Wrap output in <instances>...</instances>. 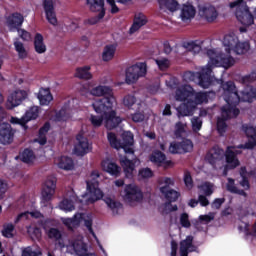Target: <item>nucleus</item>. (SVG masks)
Here are the masks:
<instances>
[{"label": "nucleus", "mask_w": 256, "mask_h": 256, "mask_svg": "<svg viewBox=\"0 0 256 256\" xmlns=\"http://www.w3.org/2000/svg\"><path fill=\"white\" fill-rule=\"evenodd\" d=\"M50 125L49 123H46L39 131V138L36 140L41 145H45L47 143V138L45 137V134L49 131Z\"/></svg>", "instance_id": "nucleus-49"}, {"label": "nucleus", "mask_w": 256, "mask_h": 256, "mask_svg": "<svg viewBox=\"0 0 256 256\" xmlns=\"http://www.w3.org/2000/svg\"><path fill=\"white\" fill-rule=\"evenodd\" d=\"M74 75L78 79H83L84 81H89L93 79V74L91 73V66H83L77 68Z\"/></svg>", "instance_id": "nucleus-36"}, {"label": "nucleus", "mask_w": 256, "mask_h": 256, "mask_svg": "<svg viewBox=\"0 0 256 256\" xmlns=\"http://www.w3.org/2000/svg\"><path fill=\"white\" fill-rule=\"evenodd\" d=\"M245 173L246 169L241 168L240 175L242 176V181H240V185L244 189V191H249L251 186L249 185V180L245 178Z\"/></svg>", "instance_id": "nucleus-57"}, {"label": "nucleus", "mask_w": 256, "mask_h": 256, "mask_svg": "<svg viewBox=\"0 0 256 256\" xmlns=\"http://www.w3.org/2000/svg\"><path fill=\"white\" fill-rule=\"evenodd\" d=\"M115 51H117V45L115 44H110L104 47L102 53V60L111 61L115 57Z\"/></svg>", "instance_id": "nucleus-40"}, {"label": "nucleus", "mask_w": 256, "mask_h": 256, "mask_svg": "<svg viewBox=\"0 0 256 256\" xmlns=\"http://www.w3.org/2000/svg\"><path fill=\"white\" fill-rule=\"evenodd\" d=\"M181 147H182V153H190V151H193V142L191 140H183L181 142Z\"/></svg>", "instance_id": "nucleus-58"}, {"label": "nucleus", "mask_w": 256, "mask_h": 256, "mask_svg": "<svg viewBox=\"0 0 256 256\" xmlns=\"http://www.w3.org/2000/svg\"><path fill=\"white\" fill-rule=\"evenodd\" d=\"M0 120V143L2 145H9L13 141V129L9 123H1Z\"/></svg>", "instance_id": "nucleus-25"}, {"label": "nucleus", "mask_w": 256, "mask_h": 256, "mask_svg": "<svg viewBox=\"0 0 256 256\" xmlns=\"http://www.w3.org/2000/svg\"><path fill=\"white\" fill-rule=\"evenodd\" d=\"M104 202L106 203L108 209L112 211L113 215H119L123 211V205L116 201L115 198L105 197Z\"/></svg>", "instance_id": "nucleus-34"}, {"label": "nucleus", "mask_w": 256, "mask_h": 256, "mask_svg": "<svg viewBox=\"0 0 256 256\" xmlns=\"http://www.w3.org/2000/svg\"><path fill=\"white\" fill-rule=\"evenodd\" d=\"M107 139L114 149L119 151L123 149L124 153L133 154V133L131 132H124L122 134L123 143L117 140V135L112 132H108Z\"/></svg>", "instance_id": "nucleus-9"}, {"label": "nucleus", "mask_w": 256, "mask_h": 256, "mask_svg": "<svg viewBox=\"0 0 256 256\" xmlns=\"http://www.w3.org/2000/svg\"><path fill=\"white\" fill-rule=\"evenodd\" d=\"M41 212L37 211V210H31V211H26L23 213H20L14 220V223L17 225V223H19V221H23L25 219H39L41 217Z\"/></svg>", "instance_id": "nucleus-38"}, {"label": "nucleus", "mask_w": 256, "mask_h": 256, "mask_svg": "<svg viewBox=\"0 0 256 256\" xmlns=\"http://www.w3.org/2000/svg\"><path fill=\"white\" fill-rule=\"evenodd\" d=\"M48 237H50V239H61V232H59V230L55 229V228H51L48 231Z\"/></svg>", "instance_id": "nucleus-60"}, {"label": "nucleus", "mask_w": 256, "mask_h": 256, "mask_svg": "<svg viewBox=\"0 0 256 256\" xmlns=\"http://www.w3.org/2000/svg\"><path fill=\"white\" fill-rule=\"evenodd\" d=\"M149 161L154 165H157V167H163L164 169L173 167V162L171 160H167V156L165 155V153L159 150H154L150 154Z\"/></svg>", "instance_id": "nucleus-20"}, {"label": "nucleus", "mask_w": 256, "mask_h": 256, "mask_svg": "<svg viewBox=\"0 0 256 256\" xmlns=\"http://www.w3.org/2000/svg\"><path fill=\"white\" fill-rule=\"evenodd\" d=\"M37 97L40 105H49L53 101V95H51V91L47 88H41Z\"/></svg>", "instance_id": "nucleus-37"}, {"label": "nucleus", "mask_w": 256, "mask_h": 256, "mask_svg": "<svg viewBox=\"0 0 256 256\" xmlns=\"http://www.w3.org/2000/svg\"><path fill=\"white\" fill-rule=\"evenodd\" d=\"M168 151H169V153H172L173 155H177L179 153H183V148L181 146V142L172 141L170 143Z\"/></svg>", "instance_id": "nucleus-50"}, {"label": "nucleus", "mask_w": 256, "mask_h": 256, "mask_svg": "<svg viewBox=\"0 0 256 256\" xmlns=\"http://www.w3.org/2000/svg\"><path fill=\"white\" fill-rule=\"evenodd\" d=\"M159 7L165 13H177L180 9L181 4L177 0H158Z\"/></svg>", "instance_id": "nucleus-28"}, {"label": "nucleus", "mask_w": 256, "mask_h": 256, "mask_svg": "<svg viewBox=\"0 0 256 256\" xmlns=\"http://www.w3.org/2000/svg\"><path fill=\"white\" fill-rule=\"evenodd\" d=\"M86 133L87 130L82 128V130L76 136L77 144L74 147V154L78 155V157L87 155V153H90L92 149L91 143H89V140L85 137Z\"/></svg>", "instance_id": "nucleus-15"}, {"label": "nucleus", "mask_w": 256, "mask_h": 256, "mask_svg": "<svg viewBox=\"0 0 256 256\" xmlns=\"http://www.w3.org/2000/svg\"><path fill=\"white\" fill-rule=\"evenodd\" d=\"M18 35L23 39V41H31V33L23 29H18Z\"/></svg>", "instance_id": "nucleus-62"}, {"label": "nucleus", "mask_w": 256, "mask_h": 256, "mask_svg": "<svg viewBox=\"0 0 256 256\" xmlns=\"http://www.w3.org/2000/svg\"><path fill=\"white\" fill-rule=\"evenodd\" d=\"M145 75H147V64L145 62H138L127 68L126 83H137Z\"/></svg>", "instance_id": "nucleus-13"}, {"label": "nucleus", "mask_w": 256, "mask_h": 256, "mask_svg": "<svg viewBox=\"0 0 256 256\" xmlns=\"http://www.w3.org/2000/svg\"><path fill=\"white\" fill-rule=\"evenodd\" d=\"M120 164L124 170V173L128 179L133 177V172L135 171V165H141V160L134 159L133 161L127 159V157L120 156Z\"/></svg>", "instance_id": "nucleus-24"}, {"label": "nucleus", "mask_w": 256, "mask_h": 256, "mask_svg": "<svg viewBox=\"0 0 256 256\" xmlns=\"http://www.w3.org/2000/svg\"><path fill=\"white\" fill-rule=\"evenodd\" d=\"M2 235L3 237H6V239L13 238L15 235V225L11 223L4 224L2 229Z\"/></svg>", "instance_id": "nucleus-44"}, {"label": "nucleus", "mask_w": 256, "mask_h": 256, "mask_svg": "<svg viewBox=\"0 0 256 256\" xmlns=\"http://www.w3.org/2000/svg\"><path fill=\"white\" fill-rule=\"evenodd\" d=\"M184 183L187 189H193V179L191 178V174L186 173L184 175Z\"/></svg>", "instance_id": "nucleus-63"}, {"label": "nucleus", "mask_w": 256, "mask_h": 256, "mask_svg": "<svg viewBox=\"0 0 256 256\" xmlns=\"http://www.w3.org/2000/svg\"><path fill=\"white\" fill-rule=\"evenodd\" d=\"M112 112L105 114V112H96L101 116L97 115H90L89 121L93 127H101V125H105L106 129H115V127H118L121 123V117L117 116V112H115V109L112 108Z\"/></svg>", "instance_id": "nucleus-8"}, {"label": "nucleus", "mask_w": 256, "mask_h": 256, "mask_svg": "<svg viewBox=\"0 0 256 256\" xmlns=\"http://www.w3.org/2000/svg\"><path fill=\"white\" fill-rule=\"evenodd\" d=\"M62 223L69 229H75L76 227H79V225L83 224L85 227H87L88 231L93 235L94 239L97 241V245L99 249L102 251L104 256H109L107 253V250L103 248V245H101V242H99V239H97V236L95 235V232H93V216L89 213H76L73 218H61Z\"/></svg>", "instance_id": "nucleus-5"}, {"label": "nucleus", "mask_w": 256, "mask_h": 256, "mask_svg": "<svg viewBox=\"0 0 256 256\" xmlns=\"http://www.w3.org/2000/svg\"><path fill=\"white\" fill-rule=\"evenodd\" d=\"M198 189L200 190V193L210 196L213 195V191H215V185L210 182H204L201 185H198Z\"/></svg>", "instance_id": "nucleus-43"}, {"label": "nucleus", "mask_w": 256, "mask_h": 256, "mask_svg": "<svg viewBox=\"0 0 256 256\" xmlns=\"http://www.w3.org/2000/svg\"><path fill=\"white\" fill-rule=\"evenodd\" d=\"M14 48L19 59H27V55L29 54V52L27 51V47H25V44H23V42L15 40Z\"/></svg>", "instance_id": "nucleus-41"}, {"label": "nucleus", "mask_w": 256, "mask_h": 256, "mask_svg": "<svg viewBox=\"0 0 256 256\" xmlns=\"http://www.w3.org/2000/svg\"><path fill=\"white\" fill-rule=\"evenodd\" d=\"M173 185H175L173 178L161 177L158 179V189L163 197H165L167 201H170V203L177 201L180 196L176 190L171 189Z\"/></svg>", "instance_id": "nucleus-11"}, {"label": "nucleus", "mask_w": 256, "mask_h": 256, "mask_svg": "<svg viewBox=\"0 0 256 256\" xmlns=\"http://www.w3.org/2000/svg\"><path fill=\"white\" fill-rule=\"evenodd\" d=\"M120 197L130 205L133 203H141L143 201V191L136 184H127L120 192Z\"/></svg>", "instance_id": "nucleus-12"}, {"label": "nucleus", "mask_w": 256, "mask_h": 256, "mask_svg": "<svg viewBox=\"0 0 256 256\" xmlns=\"http://www.w3.org/2000/svg\"><path fill=\"white\" fill-rule=\"evenodd\" d=\"M215 97L213 92H195L191 85L181 84L175 90L174 99L176 101H184V104L179 106L178 113L182 117H189L197 109V106L209 103L210 99Z\"/></svg>", "instance_id": "nucleus-3"}, {"label": "nucleus", "mask_w": 256, "mask_h": 256, "mask_svg": "<svg viewBox=\"0 0 256 256\" xmlns=\"http://www.w3.org/2000/svg\"><path fill=\"white\" fill-rule=\"evenodd\" d=\"M90 11L98 13L97 17H93L84 21L86 25H96L105 17V2L103 0H87Z\"/></svg>", "instance_id": "nucleus-14"}, {"label": "nucleus", "mask_w": 256, "mask_h": 256, "mask_svg": "<svg viewBox=\"0 0 256 256\" xmlns=\"http://www.w3.org/2000/svg\"><path fill=\"white\" fill-rule=\"evenodd\" d=\"M97 179H99V171L93 170L86 181V193L82 195L81 203L89 205L99 201V199H103V191L99 189V181Z\"/></svg>", "instance_id": "nucleus-7"}, {"label": "nucleus", "mask_w": 256, "mask_h": 256, "mask_svg": "<svg viewBox=\"0 0 256 256\" xmlns=\"http://www.w3.org/2000/svg\"><path fill=\"white\" fill-rule=\"evenodd\" d=\"M123 105L124 107H127V109H133V111H141V108L143 107V104L135 98L133 95H127L123 99Z\"/></svg>", "instance_id": "nucleus-33"}, {"label": "nucleus", "mask_w": 256, "mask_h": 256, "mask_svg": "<svg viewBox=\"0 0 256 256\" xmlns=\"http://www.w3.org/2000/svg\"><path fill=\"white\" fill-rule=\"evenodd\" d=\"M75 203H77V196H75V193L70 192L69 195L59 203L58 209L65 211V213L75 211Z\"/></svg>", "instance_id": "nucleus-27"}, {"label": "nucleus", "mask_w": 256, "mask_h": 256, "mask_svg": "<svg viewBox=\"0 0 256 256\" xmlns=\"http://www.w3.org/2000/svg\"><path fill=\"white\" fill-rule=\"evenodd\" d=\"M193 251H197V247L193 245V236H188L180 242V256H188Z\"/></svg>", "instance_id": "nucleus-29"}, {"label": "nucleus", "mask_w": 256, "mask_h": 256, "mask_svg": "<svg viewBox=\"0 0 256 256\" xmlns=\"http://www.w3.org/2000/svg\"><path fill=\"white\" fill-rule=\"evenodd\" d=\"M196 14L197 10L195 9V6H193V4L186 2L181 5L179 17L184 23H187V21H191V19H194Z\"/></svg>", "instance_id": "nucleus-23"}, {"label": "nucleus", "mask_w": 256, "mask_h": 256, "mask_svg": "<svg viewBox=\"0 0 256 256\" xmlns=\"http://www.w3.org/2000/svg\"><path fill=\"white\" fill-rule=\"evenodd\" d=\"M140 179H151L153 177V171L150 168H142L138 172Z\"/></svg>", "instance_id": "nucleus-56"}, {"label": "nucleus", "mask_w": 256, "mask_h": 256, "mask_svg": "<svg viewBox=\"0 0 256 256\" xmlns=\"http://www.w3.org/2000/svg\"><path fill=\"white\" fill-rule=\"evenodd\" d=\"M191 125L193 131L197 133V131H201V127H203V120H201L199 117H193L191 119Z\"/></svg>", "instance_id": "nucleus-54"}, {"label": "nucleus", "mask_w": 256, "mask_h": 256, "mask_svg": "<svg viewBox=\"0 0 256 256\" xmlns=\"http://www.w3.org/2000/svg\"><path fill=\"white\" fill-rule=\"evenodd\" d=\"M147 24V17L144 14H136L134 17V22L129 29V35L137 33L141 27Z\"/></svg>", "instance_id": "nucleus-32"}, {"label": "nucleus", "mask_w": 256, "mask_h": 256, "mask_svg": "<svg viewBox=\"0 0 256 256\" xmlns=\"http://www.w3.org/2000/svg\"><path fill=\"white\" fill-rule=\"evenodd\" d=\"M222 91V97L227 105L222 107L221 117L217 119V131L220 135L227 131V123L225 121L239 115V109L235 105L239 101L251 103V101L256 99V89L252 86H246L240 92H237L233 82H226L222 84Z\"/></svg>", "instance_id": "nucleus-1"}, {"label": "nucleus", "mask_w": 256, "mask_h": 256, "mask_svg": "<svg viewBox=\"0 0 256 256\" xmlns=\"http://www.w3.org/2000/svg\"><path fill=\"white\" fill-rule=\"evenodd\" d=\"M185 127L186 125L184 123L178 122L175 124L174 128V136L179 139V137H182L183 133H185Z\"/></svg>", "instance_id": "nucleus-53"}, {"label": "nucleus", "mask_w": 256, "mask_h": 256, "mask_svg": "<svg viewBox=\"0 0 256 256\" xmlns=\"http://www.w3.org/2000/svg\"><path fill=\"white\" fill-rule=\"evenodd\" d=\"M55 189H57V179L50 176L45 180L42 187V201H51V199H53V195H55Z\"/></svg>", "instance_id": "nucleus-19"}, {"label": "nucleus", "mask_w": 256, "mask_h": 256, "mask_svg": "<svg viewBox=\"0 0 256 256\" xmlns=\"http://www.w3.org/2000/svg\"><path fill=\"white\" fill-rule=\"evenodd\" d=\"M41 248L27 247L22 251V256H42Z\"/></svg>", "instance_id": "nucleus-48"}, {"label": "nucleus", "mask_w": 256, "mask_h": 256, "mask_svg": "<svg viewBox=\"0 0 256 256\" xmlns=\"http://www.w3.org/2000/svg\"><path fill=\"white\" fill-rule=\"evenodd\" d=\"M213 64H208L206 67L202 68L200 72L195 73V72H186L183 75V81L185 83H198L200 87L203 89H208V87H211L213 83H221V80L215 79V77L211 76V71H212Z\"/></svg>", "instance_id": "nucleus-6"}, {"label": "nucleus", "mask_w": 256, "mask_h": 256, "mask_svg": "<svg viewBox=\"0 0 256 256\" xmlns=\"http://www.w3.org/2000/svg\"><path fill=\"white\" fill-rule=\"evenodd\" d=\"M54 165L57 166L58 169H63L64 171H72L74 164L73 159L67 156H60L54 160Z\"/></svg>", "instance_id": "nucleus-30"}, {"label": "nucleus", "mask_w": 256, "mask_h": 256, "mask_svg": "<svg viewBox=\"0 0 256 256\" xmlns=\"http://www.w3.org/2000/svg\"><path fill=\"white\" fill-rule=\"evenodd\" d=\"M199 15L208 23H213L219 17V12L215 6L204 4L199 7Z\"/></svg>", "instance_id": "nucleus-21"}, {"label": "nucleus", "mask_w": 256, "mask_h": 256, "mask_svg": "<svg viewBox=\"0 0 256 256\" xmlns=\"http://www.w3.org/2000/svg\"><path fill=\"white\" fill-rule=\"evenodd\" d=\"M156 65L161 71H165V69H169L171 62L167 58H158L155 60Z\"/></svg>", "instance_id": "nucleus-51"}, {"label": "nucleus", "mask_w": 256, "mask_h": 256, "mask_svg": "<svg viewBox=\"0 0 256 256\" xmlns=\"http://www.w3.org/2000/svg\"><path fill=\"white\" fill-rule=\"evenodd\" d=\"M145 120V115H143V113L138 112L132 115V121H134V123H141V121Z\"/></svg>", "instance_id": "nucleus-64"}, {"label": "nucleus", "mask_w": 256, "mask_h": 256, "mask_svg": "<svg viewBox=\"0 0 256 256\" xmlns=\"http://www.w3.org/2000/svg\"><path fill=\"white\" fill-rule=\"evenodd\" d=\"M72 117V111L69 106H64L61 110L56 113L54 121H69Z\"/></svg>", "instance_id": "nucleus-39"}, {"label": "nucleus", "mask_w": 256, "mask_h": 256, "mask_svg": "<svg viewBox=\"0 0 256 256\" xmlns=\"http://www.w3.org/2000/svg\"><path fill=\"white\" fill-rule=\"evenodd\" d=\"M27 97H29V92L27 90H14L8 96L6 102L7 109H15V107H19V105L23 103Z\"/></svg>", "instance_id": "nucleus-17"}, {"label": "nucleus", "mask_w": 256, "mask_h": 256, "mask_svg": "<svg viewBox=\"0 0 256 256\" xmlns=\"http://www.w3.org/2000/svg\"><path fill=\"white\" fill-rule=\"evenodd\" d=\"M23 21V15L15 13L7 18V26L9 27L10 31H15V29L19 30V27L23 25Z\"/></svg>", "instance_id": "nucleus-31"}, {"label": "nucleus", "mask_w": 256, "mask_h": 256, "mask_svg": "<svg viewBox=\"0 0 256 256\" xmlns=\"http://www.w3.org/2000/svg\"><path fill=\"white\" fill-rule=\"evenodd\" d=\"M180 224L185 228L191 227V222L189 221V215L187 213L181 214Z\"/></svg>", "instance_id": "nucleus-59"}, {"label": "nucleus", "mask_w": 256, "mask_h": 256, "mask_svg": "<svg viewBox=\"0 0 256 256\" xmlns=\"http://www.w3.org/2000/svg\"><path fill=\"white\" fill-rule=\"evenodd\" d=\"M34 49L39 55H43V53H46L47 51V45L45 44L43 35L39 33H37L34 37Z\"/></svg>", "instance_id": "nucleus-35"}, {"label": "nucleus", "mask_w": 256, "mask_h": 256, "mask_svg": "<svg viewBox=\"0 0 256 256\" xmlns=\"http://www.w3.org/2000/svg\"><path fill=\"white\" fill-rule=\"evenodd\" d=\"M230 9H236V18L242 25H253V15L249 12L245 0L233 1L230 3Z\"/></svg>", "instance_id": "nucleus-10"}, {"label": "nucleus", "mask_w": 256, "mask_h": 256, "mask_svg": "<svg viewBox=\"0 0 256 256\" xmlns=\"http://www.w3.org/2000/svg\"><path fill=\"white\" fill-rule=\"evenodd\" d=\"M182 48L186 49V51H190L191 53H194V54L201 52V45H199L195 42L184 43Z\"/></svg>", "instance_id": "nucleus-47"}, {"label": "nucleus", "mask_w": 256, "mask_h": 256, "mask_svg": "<svg viewBox=\"0 0 256 256\" xmlns=\"http://www.w3.org/2000/svg\"><path fill=\"white\" fill-rule=\"evenodd\" d=\"M37 117H39V108L37 106H33L29 108L26 111L25 115L22 116L21 118L11 117L10 123H12V125H21V127H24L25 129L26 127L25 125H27L29 121H33L37 119Z\"/></svg>", "instance_id": "nucleus-18"}, {"label": "nucleus", "mask_w": 256, "mask_h": 256, "mask_svg": "<svg viewBox=\"0 0 256 256\" xmlns=\"http://www.w3.org/2000/svg\"><path fill=\"white\" fill-rule=\"evenodd\" d=\"M20 159H21V161H23V163H33V161H35L36 157H35V154L33 153V151L26 149L21 153Z\"/></svg>", "instance_id": "nucleus-45"}, {"label": "nucleus", "mask_w": 256, "mask_h": 256, "mask_svg": "<svg viewBox=\"0 0 256 256\" xmlns=\"http://www.w3.org/2000/svg\"><path fill=\"white\" fill-rule=\"evenodd\" d=\"M213 219H215V212H210L205 215H200L198 218V221L200 223H204L205 225H207V223H211V221H213Z\"/></svg>", "instance_id": "nucleus-55"}, {"label": "nucleus", "mask_w": 256, "mask_h": 256, "mask_svg": "<svg viewBox=\"0 0 256 256\" xmlns=\"http://www.w3.org/2000/svg\"><path fill=\"white\" fill-rule=\"evenodd\" d=\"M92 97H103L94 99L91 107L95 113H103L105 115L111 113L113 115V109L117 107V99L113 95V89L107 85L98 84L89 91Z\"/></svg>", "instance_id": "nucleus-4"}, {"label": "nucleus", "mask_w": 256, "mask_h": 256, "mask_svg": "<svg viewBox=\"0 0 256 256\" xmlns=\"http://www.w3.org/2000/svg\"><path fill=\"white\" fill-rule=\"evenodd\" d=\"M102 171L111 175V177H120L121 176V168L117 163L113 162V160H103L101 163Z\"/></svg>", "instance_id": "nucleus-26"}, {"label": "nucleus", "mask_w": 256, "mask_h": 256, "mask_svg": "<svg viewBox=\"0 0 256 256\" xmlns=\"http://www.w3.org/2000/svg\"><path fill=\"white\" fill-rule=\"evenodd\" d=\"M222 45L224 47V52L219 49L207 50L206 55L209 58V65L229 69V67L235 65V58L231 56V53L243 55V53H247L250 48L249 42H240L237 34L233 32L224 36Z\"/></svg>", "instance_id": "nucleus-2"}, {"label": "nucleus", "mask_w": 256, "mask_h": 256, "mask_svg": "<svg viewBox=\"0 0 256 256\" xmlns=\"http://www.w3.org/2000/svg\"><path fill=\"white\" fill-rule=\"evenodd\" d=\"M7 189H9L7 182L0 179V199H3L5 193H7Z\"/></svg>", "instance_id": "nucleus-61"}, {"label": "nucleus", "mask_w": 256, "mask_h": 256, "mask_svg": "<svg viewBox=\"0 0 256 256\" xmlns=\"http://www.w3.org/2000/svg\"><path fill=\"white\" fill-rule=\"evenodd\" d=\"M67 249L76 256H97L95 253H89L87 251V244L83 241V236L72 239Z\"/></svg>", "instance_id": "nucleus-16"}, {"label": "nucleus", "mask_w": 256, "mask_h": 256, "mask_svg": "<svg viewBox=\"0 0 256 256\" xmlns=\"http://www.w3.org/2000/svg\"><path fill=\"white\" fill-rule=\"evenodd\" d=\"M227 191H230V193H236V195H241L242 197H247V192L244 190H241L235 186V180L232 178H228V182L226 184Z\"/></svg>", "instance_id": "nucleus-42"}, {"label": "nucleus", "mask_w": 256, "mask_h": 256, "mask_svg": "<svg viewBox=\"0 0 256 256\" xmlns=\"http://www.w3.org/2000/svg\"><path fill=\"white\" fill-rule=\"evenodd\" d=\"M160 211L163 215H167L172 211H177V205H173L171 202L165 203L160 207Z\"/></svg>", "instance_id": "nucleus-52"}, {"label": "nucleus", "mask_w": 256, "mask_h": 256, "mask_svg": "<svg viewBox=\"0 0 256 256\" xmlns=\"http://www.w3.org/2000/svg\"><path fill=\"white\" fill-rule=\"evenodd\" d=\"M27 233L31 239H41V229L33 224L27 227Z\"/></svg>", "instance_id": "nucleus-46"}, {"label": "nucleus", "mask_w": 256, "mask_h": 256, "mask_svg": "<svg viewBox=\"0 0 256 256\" xmlns=\"http://www.w3.org/2000/svg\"><path fill=\"white\" fill-rule=\"evenodd\" d=\"M55 3L57 0H44V10L46 19L50 25L56 27L57 25V14L55 13Z\"/></svg>", "instance_id": "nucleus-22"}]
</instances>
